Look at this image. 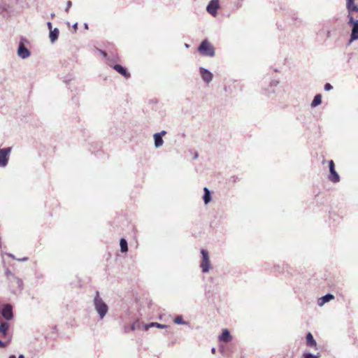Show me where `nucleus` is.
Listing matches in <instances>:
<instances>
[{
	"mask_svg": "<svg viewBox=\"0 0 358 358\" xmlns=\"http://www.w3.org/2000/svg\"><path fill=\"white\" fill-rule=\"evenodd\" d=\"M93 306L100 320H103L109 310L108 305L101 297L99 292L96 291L93 299Z\"/></svg>",
	"mask_w": 358,
	"mask_h": 358,
	"instance_id": "nucleus-2",
	"label": "nucleus"
},
{
	"mask_svg": "<svg viewBox=\"0 0 358 358\" xmlns=\"http://www.w3.org/2000/svg\"><path fill=\"white\" fill-rule=\"evenodd\" d=\"M151 327H157L158 329H166L168 327V325L160 324L156 322H152L147 324H142V330L148 331Z\"/></svg>",
	"mask_w": 358,
	"mask_h": 358,
	"instance_id": "nucleus-15",
	"label": "nucleus"
},
{
	"mask_svg": "<svg viewBox=\"0 0 358 358\" xmlns=\"http://www.w3.org/2000/svg\"><path fill=\"white\" fill-rule=\"evenodd\" d=\"M0 318L3 321L10 322L14 318L13 306L10 303L0 305Z\"/></svg>",
	"mask_w": 358,
	"mask_h": 358,
	"instance_id": "nucleus-5",
	"label": "nucleus"
},
{
	"mask_svg": "<svg viewBox=\"0 0 358 358\" xmlns=\"http://www.w3.org/2000/svg\"><path fill=\"white\" fill-rule=\"evenodd\" d=\"M2 243H1V237L0 236V248H1Z\"/></svg>",
	"mask_w": 358,
	"mask_h": 358,
	"instance_id": "nucleus-50",
	"label": "nucleus"
},
{
	"mask_svg": "<svg viewBox=\"0 0 358 358\" xmlns=\"http://www.w3.org/2000/svg\"><path fill=\"white\" fill-rule=\"evenodd\" d=\"M219 7V0H210L206 6V10L213 17H215L217 15V10Z\"/></svg>",
	"mask_w": 358,
	"mask_h": 358,
	"instance_id": "nucleus-12",
	"label": "nucleus"
},
{
	"mask_svg": "<svg viewBox=\"0 0 358 358\" xmlns=\"http://www.w3.org/2000/svg\"><path fill=\"white\" fill-rule=\"evenodd\" d=\"M292 20H294V21L297 20V17L296 16V15L294 13L292 14Z\"/></svg>",
	"mask_w": 358,
	"mask_h": 358,
	"instance_id": "nucleus-46",
	"label": "nucleus"
},
{
	"mask_svg": "<svg viewBox=\"0 0 358 358\" xmlns=\"http://www.w3.org/2000/svg\"><path fill=\"white\" fill-rule=\"evenodd\" d=\"M321 357L320 352L313 354L310 352H305L302 354L301 358H320Z\"/></svg>",
	"mask_w": 358,
	"mask_h": 358,
	"instance_id": "nucleus-24",
	"label": "nucleus"
},
{
	"mask_svg": "<svg viewBox=\"0 0 358 358\" xmlns=\"http://www.w3.org/2000/svg\"><path fill=\"white\" fill-rule=\"evenodd\" d=\"M129 331H131V330L129 329V327L128 326L125 325V326L124 327V333H128Z\"/></svg>",
	"mask_w": 358,
	"mask_h": 358,
	"instance_id": "nucleus-43",
	"label": "nucleus"
},
{
	"mask_svg": "<svg viewBox=\"0 0 358 358\" xmlns=\"http://www.w3.org/2000/svg\"><path fill=\"white\" fill-rule=\"evenodd\" d=\"M83 26H84V28L85 29H89V25H88V24L87 22H85Z\"/></svg>",
	"mask_w": 358,
	"mask_h": 358,
	"instance_id": "nucleus-48",
	"label": "nucleus"
},
{
	"mask_svg": "<svg viewBox=\"0 0 358 358\" xmlns=\"http://www.w3.org/2000/svg\"><path fill=\"white\" fill-rule=\"evenodd\" d=\"M98 51L104 58H106L108 61V63H110V62H113L115 61V59H110V57L108 56L107 52L105 50L98 49Z\"/></svg>",
	"mask_w": 358,
	"mask_h": 358,
	"instance_id": "nucleus-29",
	"label": "nucleus"
},
{
	"mask_svg": "<svg viewBox=\"0 0 358 358\" xmlns=\"http://www.w3.org/2000/svg\"><path fill=\"white\" fill-rule=\"evenodd\" d=\"M78 22H75L73 26H72V28L73 29L74 31H76L78 30Z\"/></svg>",
	"mask_w": 358,
	"mask_h": 358,
	"instance_id": "nucleus-39",
	"label": "nucleus"
},
{
	"mask_svg": "<svg viewBox=\"0 0 358 358\" xmlns=\"http://www.w3.org/2000/svg\"><path fill=\"white\" fill-rule=\"evenodd\" d=\"M197 50L202 56L213 57L215 55V48L208 38L203 39L200 43Z\"/></svg>",
	"mask_w": 358,
	"mask_h": 358,
	"instance_id": "nucleus-3",
	"label": "nucleus"
},
{
	"mask_svg": "<svg viewBox=\"0 0 358 358\" xmlns=\"http://www.w3.org/2000/svg\"><path fill=\"white\" fill-rule=\"evenodd\" d=\"M156 134H158V135H159V136H160V137H162V138H163V136H165V135L167 134V132H166V131H165V130H162V131H161L160 132H157Z\"/></svg>",
	"mask_w": 358,
	"mask_h": 358,
	"instance_id": "nucleus-33",
	"label": "nucleus"
},
{
	"mask_svg": "<svg viewBox=\"0 0 358 358\" xmlns=\"http://www.w3.org/2000/svg\"><path fill=\"white\" fill-rule=\"evenodd\" d=\"M142 324H144L141 323L138 320H136L130 325L129 329L131 331H134L136 329H142Z\"/></svg>",
	"mask_w": 358,
	"mask_h": 358,
	"instance_id": "nucleus-25",
	"label": "nucleus"
},
{
	"mask_svg": "<svg viewBox=\"0 0 358 358\" xmlns=\"http://www.w3.org/2000/svg\"><path fill=\"white\" fill-rule=\"evenodd\" d=\"M199 72L204 83L208 84L213 80V74L208 69L204 67H199Z\"/></svg>",
	"mask_w": 358,
	"mask_h": 358,
	"instance_id": "nucleus-13",
	"label": "nucleus"
},
{
	"mask_svg": "<svg viewBox=\"0 0 358 358\" xmlns=\"http://www.w3.org/2000/svg\"><path fill=\"white\" fill-rule=\"evenodd\" d=\"M279 83V80L276 78L270 80L268 84L262 87L263 94L273 99V95L275 94V88L278 85Z\"/></svg>",
	"mask_w": 358,
	"mask_h": 358,
	"instance_id": "nucleus-8",
	"label": "nucleus"
},
{
	"mask_svg": "<svg viewBox=\"0 0 358 358\" xmlns=\"http://www.w3.org/2000/svg\"><path fill=\"white\" fill-rule=\"evenodd\" d=\"M201 261L200 262V267L203 273H208L212 268V264L210 260L209 253L206 249H201Z\"/></svg>",
	"mask_w": 358,
	"mask_h": 358,
	"instance_id": "nucleus-6",
	"label": "nucleus"
},
{
	"mask_svg": "<svg viewBox=\"0 0 358 358\" xmlns=\"http://www.w3.org/2000/svg\"><path fill=\"white\" fill-rule=\"evenodd\" d=\"M29 43V41L21 37L17 50V53L19 57L21 59H27L31 55V51L26 47V44Z\"/></svg>",
	"mask_w": 358,
	"mask_h": 358,
	"instance_id": "nucleus-7",
	"label": "nucleus"
},
{
	"mask_svg": "<svg viewBox=\"0 0 358 358\" xmlns=\"http://www.w3.org/2000/svg\"><path fill=\"white\" fill-rule=\"evenodd\" d=\"M154 144L156 148H159L163 145L164 140L162 137H160L159 135L156 133L153 135Z\"/></svg>",
	"mask_w": 358,
	"mask_h": 358,
	"instance_id": "nucleus-22",
	"label": "nucleus"
},
{
	"mask_svg": "<svg viewBox=\"0 0 358 358\" xmlns=\"http://www.w3.org/2000/svg\"><path fill=\"white\" fill-rule=\"evenodd\" d=\"M10 323L7 321H3L1 318H0V334L5 341H3V343H5V348L11 343L13 334L10 331Z\"/></svg>",
	"mask_w": 358,
	"mask_h": 358,
	"instance_id": "nucleus-4",
	"label": "nucleus"
},
{
	"mask_svg": "<svg viewBox=\"0 0 358 358\" xmlns=\"http://www.w3.org/2000/svg\"><path fill=\"white\" fill-rule=\"evenodd\" d=\"M120 251L122 253H126L128 251V242L127 240L122 237L120 239Z\"/></svg>",
	"mask_w": 358,
	"mask_h": 358,
	"instance_id": "nucleus-23",
	"label": "nucleus"
},
{
	"mask_svg": "<svg viewBox=\"0 0 358 358\" xmlns=\"http://www.w3.org/2000/svg\"><path fill=\"white\" fill-rule=\"evenodd\" d=\"M47 26H48V28L49 29V30L52 29V24L51 22H47Z\"/></svg>",
	"mask_w": 358,
	"mask_h": 358,
	"instance_id": "nucleus-40",
	"label": "nucleus"
},
{
	"mask_svg": "<svg viewBox=\"0 0 358 358\" xmlns=\"http://www.w3.org/2000/svg\"><path fill=\"white\" fill-rule=\"evenodd\" d=\"M150 103H155V104H156V103H158V99H152L150 100Z\"/></svg>",
	"mask_w": 358,
	"mask_h": 358,
	"instance_id": "nucleus-42",
	"label": "nucleus"
},
{
	"mask_svg": "<svg viewBox=\"0 0 358 358\" xmlns=\"http://www.w3.org/2000/svg\"><path fill=\"white\" fill-rule=\"evenodd\" d=\"M12 147L0 148V167H5L8 165Z\"/></svg>",
	"mask_w": 358,
	"mask_h": 358,
	"instance_id": "nucleus-10",
	"label": "nucleus"
},
{
	"mask_svg": "<svg viewBox=\"0 0 358 358\" xmlns=\"http://www.w3.org/2000/svg\"><path fill=\"white\" fill-rule=\"evenodd\" d=\"M108 66L113 69L115 70L119 74L122 76L125 79H129L131 77V73L126 66L119 64L108 63Z\"/></svg>",
	"mask_w": 358,
	"mask_h": 358,
	"instance_id": "nucleus-11",
	"label": "nucleus"
},
{
	"mask_svg": "<svg viewBox=\"0 0 358 358\" xmlns=\"http://www.w3.org/2000/svg\"><path fill=\"white\" fill-rule=\"evenodd\" d=\"M203 201L205 204L209 203L212 200V192L208 187L203 188Z\"/></svg>",
	"mask_w": 358,
	"mask_h": 358,
	"instance_id": "nucleus-20",
	"label": "nucleus"
},
{
	"mask_svg": "<svg viewBox=\"0 0 358 358\" xmlns=\"http://www.w3.org/2000/svg\"><path fill=\"white\" fill-rule=\"evenodd\" d=\"M355 0H346V8L348 10L347 24L350 27L351 33L348 40V45L358 40V20L353 16L354 13L358 12V5L355 3Z\"/></svg>",
	"mask_w": 358,
	"mask_h": 358,
	"instance_id": "nucleus-1",
	"label": "nucleus"
},
{
	"mask_svg": "<svg viewBox=\"0 0 358 358\" xmlns=\"http://www.w3.org/2000/svg\"><path fill=\"white\" fill-rule=\"evenodd\" d=\"M29 258L27 257H24L22 258L17 259V260L18 262H27L28 261Z\"/></svg>",
	"mask_w": 358,
	"mask_h": 358,
	"instance_id": "nucleus-37",
	"label": "nucleus"
},
{
	"mask_svg": "<svg viewBox=\"0 0 358 358\" xmlns=\"http://www.w3.org/2000/svg\"><path fill=\"white\" fill-rule=\"evenodd\" d=\"M273 70H274L275 71H276V72H278V70L277 69H274Z\"/></svg>",
	"mask_w": 358,
	"mask_h": 358,
	"instance_id": "nucleus-54",
	"label": "nucleus"
},
{
	"mask_svg": "<svg viewBox=\"0 0 358 358\" xmlns=\"http://www.w3.org/2000/svg\"><path fill=\"white\" fill-rule=\"evenodd\" d=\"M241 358H243V357H241Z\"/></svg>",
	"mask_w": 358,
	"mask_h": 358,
	"instance_id": "nucleus-55",
	"label": "nucleus"
},
{
	"mask_svg": "<svg viewBox=\"0 0 358 358\" xmlns=\"http://www.w3.org/2000/svg\"><path fill=\"white\" fill-rule=\"evenodd\" d=\"M71 6H72L71 1H70V0L67 1L66 6L65 8V12L69 13V8L71 7Z\"/></svg>",
	"mask_w": 358,
	"mask_h": 358,
	"instance_id": "nucleus-32",
	"label": "nucleus"
},
{
	"mask_svg": "<svg viewBox=\"0 0 358 358\" xmlns=\"http://www.w3.org/2000/svg\"><path fill=\"white\" fill-rule=\"evenodd\" d=\"M73 78V74L71 73H68L63 78V82L65 83L66 85L69 83L70 81H71Z\"/></svg>",
	"mask_w": 358,
	"mask_h": 358,
	"instance_id": "nucleus-28",
	"label": "nucleus"
},
{
	"mask_svg": "<svg viewBox=\"0 0 358 358\" xmlns=\"http://www.w3.org/2000/svg\"><path fill=\"white\" fill-rule=\"evenodd\" d=\"M237 180H238V177L233 176H231L230 178L229 181H231L233 182H236L237 181Z\"/></svg>",
	"mask_w": 358,
	"mask_h": 358,
	"instance_id": "nucleus-36",
	"label": "nucleus"
},
{
	"mask_svg": "<svg viewBox=\"0 0 358 358\" xmlns=\"http://www.w3.org/2000/svg\"><path fill=\"white\" fill-rule=\"evenodd\" d=\"M173 322L176 324H187L188 322H186L183 320L182 315H178L173 319Z\"/></svg>",
	"mask_w": 358,
	"mask_h": 358,
	"instance_id": "nucleus-26",
	"label": "nucleus"
},
{
	"mask_svg": "<svg viewBox=\"0 0 358 358\" xmlns=\"http://www.w3.org/2000/svg\"><path fill=\"white\" fill-rule=\"evenodd\" d=\"M59 30L58 28L56 27L53 29L50 30L49 38H50V42L52 43H55L59 38Z\"/></svg>",
	"mask_w": 358,
	"mask_h": 358,
	"instance_id": "nucleus-19",
	"label": "nucleus"
},
{
	"mask_svg": "<svg viewBox=\"0 0 358 358\" xmlns=\"http://www.w3.org/2000/svg\"><path fill=\"white\" fill-rule=\"evenodd\" d=\"M326 36H327V38H329L331 36V32L329 29L327 30Z\"/></svg>",
	"mask_w": 358,
	"mask_h": 358,
	"instance_id": "nucleus-38",
	"label": "nucleus"
},
{
	"mask_svg": "<svg viewBox=\"0 0 358 358\" xmlns=\"http://www.w3.org/2000/svg\"><path fill=\"white\" fill-rule=\"evenodd\" d=\"M76 97L75 96L72 97V101H76Z\"/></svg>",
	"mask_w": 358,
	"mask_h": 358,
	"instance_id": "nucleus-51",
	"label": "nucleus"
},
{
	"mask_svg": "<svg viewBox=\"0 0 358 358\" xmlns=\"http://www.w3.org/2000/svg\"><path fill=\"white\" fill-rule=\"evenodd\" d=\"M8 358H16V356L15 355H11L8 357ZM17 358H24V355L20 354V355H19Z\"/></svg>",
	"mask_w": 358,
	"mask_h": 358,
	"instance_id": "nucleus-35",
	"label": "nucleus"
},
{
	"mask_svg": "<svg viewBox=\"0 0 358 358\" xmlns=\"http://www.w3.org/2000/svg\"><path fill=\"white\" fill-rule=\"evenodd\" d=\"M13 283H15L20 290H22L23 289V282L20 278L13 276Z\"/></svg>",
	"mask_w": 358,
	"mask_h": 358,
	"instance_id": "nucleus-27",
	"label": "nucleus"
},
{
	"mask_svg": "<svg viewBox=\"0 0 358 358\" xmlns=\"http://www.w3.org/2000/svg\"><path fill=\"white\" fill-rule=\"evenodd\" d=\"M5 343H3V341L0 339V348L3 349L5 348Z\"/></svg>",
	"mask_w": 358,
	"mask_h": 358,
	"instance_id": "nucleus-41",
	"label": "nucleus"
},
{
	"mask_svg": "<svg viewBox=\"0 0 358 358\" xmlns=\"http://www.w3.org/2000/svg\"><path fill=\"white\" fill-rule=\"evenodd\" d=\"M50 16L52 18H53L55 16V13H51Z\"/></svg>",
	"mask_w": 358,
	"mask_h": 358,
	"instance_id": "nucleus-52",
	"label": "nucleus"
},
{
	"mask_svg": "<svg viewBox=\"0 0 358 358\" xmlns=\"http://www.w3.org/2000/svg\"><path fill=\"white\" fill-rule=\"evenodd\" d=\"M333 86L331 83H326L324 85V90L326 91V92H329V91H331L333 90Z\"/></svg>",
	"mask_w": 358,
	"mask_h": 358,
	"instance_id": "nucleus-31",
	"label": "nucleus"
},
{
	"mask_svg": "<svg viewBox=\"0 0 358 358\" xmlns=\"http://www.w3.org/2000/svg\"><path fill=\"white\" fill-rule=\"evenodd\" d=\"M335 298L334 295L331 293H327L317 299V305L319 306H324L326 303L329 302Z\"/></svg>",
	"mask_w": 358,
	"mask_h": 358,
	"instance_id": "nucleus-16",
	"label": "nucleus"
},
{
	"mask_svg": "<svg viewBox=\"0 0 358 358\" xmlns=\"http://www.w3.org/2000/svg\"><path fill=\"white\" fill-rule=\"evenodd\" d=\"M306 345L310 348L317 350V345L311 332H308L306 335Z\"/></svg>",
	"mask_w": 358,
	"mask_h": 358,
	"instance_id": "nucleus-17",
	"label": "nucleus"
},
{
	"mask_svg": "<svg viewBox=\"0 0 358 358\" xmlns=\"http://www.w3.org/2000/svg\"><path fill=\"white\" fill-rule=\"evenodd\" d=\"M211 352H212L213 354H215V353L216 352V348H214V347H213V348H211Z\"/></svg>",
	"mask_w": 358,
	"mask_h": 358,
	"instance_id": "nucleus-49",
	"label": "nucleus"
},
{
	"mask_svg": "<svg viewBox=\"0 0 358 358\" xmlns=\"http://www.w3.org/2000/svg\"><path fill=\"white\" fill-rule=\"evenodd\" d=\"M5 274H6V275L8 278L10 275V276H12L13 278V276H15V275H14V274H13V273H12L10 270H8V269H7V270H6V271Z\"/></svg>",
	"mask_w": 358,
	"mask_h": 358,
	"instance_id": "nucleus-34",
	"label": "nucleus"
},
{
	"mask_svg": "<svg viewBox=\"0 0 358 358\" xmlns=\"http://www.w3.org/2000/svg\"><path fill=\"white\" fill-rule=\"evenodd\" d=\"M322 102V95L321 94H317L314 96L311 103L310 106L311 108H315L318 106H320Z\"/></svg>",
	"mask_w": 358,
	"mask_h": 358,
	"instance_id": "nucleus-21",
	"label": "nucleus"
},
{
	"mask_svg": "<svg viewBox=\"0 0 358 358\" xmlns=\"http://www.w3.org/2000/svg\"><path fill=\"white\" fill-rule=\"evenodd\" d=\"M69 62L66 60H64L63 62H62V66H65V67H69Z\"/></svg>",
	"mask_w": 358,
	"mask_h": 358,
	"instance_id": "nucleus-44",
	"label": "nucleus"
},
{
	"mask_svg": "<svg viewBox=\"0 0 358 358\" xmlns=\"http://www.w3.org/2000/svg\"><path fill=\"white\" fill-rule=\"evenodd\" d=\"M198 157H199V153H198V152H196H196H194V156H193V159H197V158H198Z\"/></svg>",
	"mask_w": 358,
	"mask_h": 358,
	"instance_id": "nucleus-45",
	"label": "nucleus"
},
{
	"mask_svg": "<svg viewBox=\"0 0 358 358\" xmlns=\"http://www.w3.org/2000/svg\"><path fill=\"white\" fill-rule=\"evenodd\" d=\"M8 257H11V258H12V259H17L15 258V257L14 256V255H13V254H11V253L8 254Z\"/></svg>",
	"mask_w": 358,
	"mask_h": 358,
	"instance_id": "nucleus-47",
	"label": "nucleus"
},
{
	"mask_svg": "<svg viewBox=\"0 0 358 358\" xmlns=\"http://www.w3.org/2000/svg\"><path fill=\"white\" fill-rule=\"evenodd\" d=\"M205 296L207 299H210L212 296H213V293L209 288H208L207 287H205Z\"/></svg>",
	"mask_w": 358,
	"mask_h": 358,
	"instance_id": "nucleus-30",
	"label": "nucleus"
},
{
	"mask_svg": "<svg viewBox=\"0 0 358 358\" xmlns=\"http://www.w3.org/2000/svg\"><path fill=\"white\" fill-rule=\"evenodd\" d=\"M185 46L186 48H189V44H187V43H185Z\"/></svg>",
	"mask_w": 358,
	"mask_h": 358,
	"instance_id": "nucleus-53",
	"label": "nucleus"
},
{
	"mask_svg": "<svg viewBox=\"0 0 358 358\" xmlns=\"http://www.w3.org/2000/svg\"><path fill=\"white\" fill-rule=\"evenodd\" d=\"M218 338L220 341L229 342L231 340L232 336L229 329H224L222 330V333L219 335Z\"/></svg>",
	"mask_w": 358,
	"mask_h": 358,
	"instance_id": "nucleus-18",
	"label": "nucleus"
},
{
	"mask_svg": "<svg viewBox=\"0 0 358 358\" xmlns=\"http://www.w3.org/2000/svg\"><path fill=\"white\" fill-rule=\"evenodd\" d=\"M273 271L278 273H285L287 272L288 274L292 273V268L287 264L283 263L282 264H275L273 266Z\"/></svg>",
	"mask_w": 358,
	"mask_h": 358,
	"instance_id": "nucleus-14",
	"label": "nucleus"
},
{
	"mask_svg": "<svg viewBox=\"0 0 358 358\" xmlns=\"http://www.w3.org/2000/svg\"><path fill=\"white\" fill-rule=\"evenodd\" d=\"M328 167L329 171L328 175L329 180L334 183L340 182L341 177L336 170L335 163L333 160L328 161Z\"/></svg>",
	"mask_w": 358,
	"mask_h": 358,
	"instance_id": "nucleus-9",
	"label": "nucleus"
}]
</instances>
